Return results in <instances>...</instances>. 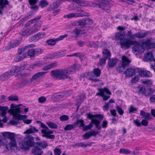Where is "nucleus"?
Listing matches in <instances>:
<instances>
[{
  "label": "nucleus",
  "instance_id": "f257e3e1",
  "mask_svg": "<svg viewBox=\"0 0 155 155\" xmlns=\"http://www.w3.org/2000/svg\"><path fill=\"white\" fill-rule=\"evenodd\" d=\"M21 104L15 105L12 104L10 105V109L8 110V113H11L13 115V118L18 120H22L23 122L27 124H29L31 123L32 120L25 119L27 117L26 115H21L19 114L21 112V110L19 106Z\"/></svg>",
  "mask_w": 155,
  "mask_h": 155
},
{
  "label": "nucleus",
  "instance_id": "f03ea898",
  "mask_svg": "<svg viewBox=\"0 0 155 155\" xmlns=\"http://www.w3.org/2000/svg\"><path fill=\"white\" fill-rule=\"evenodd\" d=\"M51 74L53 78L58 80H63L68 79L71 80L73 79L72 77L69 76L68 71L65 69L52 70Z\"/></svg>",
  "mask_w": 155,
  "mask_h": 155
},
{
  "label": "nucleus",
  "instance_id": "7ed1b4c3",
  "mask_svg": "<svg viewBox=\"0 0 155 155\" xmlns=\"http://www.w3.org/2000/svg\"><path fill=\"white\" fill-rule=\"evenodd\" d=\"M35 145L34 138L31 136H27L24 139L23 142L21 146L22 149L28 150L30 148Z\"/></svg>",
  "mask_w": 155,
  "mask_h": 155
},
{
  "label": "nucleus",
  "instance_id": "20e7f679",
  "mask_svg": "<svg viewBox=\"0 0 155 155\" xmlns=\"http://www.w3.org/2000/svg\"><path fill=\"white\" fill-rule=\"evenodd\" d=\"M134 40H132L129 38H124L120 41V44L121 48L126 49L129 48L131 46L133 45Z\"/></svg>",
  "mask_w": 155,
  "mask_h": 155
},
{
  "label": "nucleus",
  "instance_id": "39448f33",
  "mask_svg": "<svg viewBox=\"0 0 155 155\" xmlns=\"http://www.w3.org/2000/svg\"><path fill=\"white\" fill-rule=\"evenodd\" d=\"M68 96L67 93L64 92L60 94L54 93L51 95V98L53 101L57 102L66 98Z\"/></svg>",
  "mask_w": 155,
  "mask_h": 155
},
{
  "label": "nucleus",
  "instance_id": "423d86ee",
  "mask_svg": "<svg viewBox=\"0 0 155 155\" xmlns=\"http://www.w3.org/2000/svg\"><path fill=\"white\" fill-rule=\"evenodd\" d=\"M46 127H45L41 130V133L42 134V136L43 137H45L47 139H54L55 136L51 134H53V131L52 130H49L47 126H46Z\"/></svg>",
  "mask_w": 155,
  "mask_h": 155
},
{
  "label": "nucleus",
  "instance_id": "0eeeda50",
  "mask_svg": "<svg viewBox=\"0 0 155 155\" xmlns=\"http://www.w3.org/2000/svg\"><path fill=\"white\" fill-rule=\"evenodd\" d=\"M132 50L134 52H137L138 54H141L144 51V49L142 47V45H140L139 42L136 41H134Z\"/></svg>",
  "mask_w": 155,
  "mask_h": 155
},
{
  "label": "nucleus",
  "instance_id": "6e6552de",
  "mask_svg": "<svg viewBox=\"0 0 155 155\" xmlns=\"http://www.w3.org/2000/svg\"><path fill=\"white\" fill-rule=\"evenodd\" d=\"M17 145L15 140H10V142L6 144L5 148L7 150L12 151L17 149Z\"/></svg>",
  "mask_w": 155,
  "mask_h": 155
},
{
  "label": "nucleus",
  "instance_id": "1a4fd4ad",
  "mask_svg": "<svg viewBox=\"0 0 155 155\" xmlns=\"http://www.w3.org/2000/svg\"><path fill=\"white\" fill-rule=\"evenodd\" d=\"M122 64L120 66H119L118 67V68L120 70L122 68H123V69H125V67L129 66L130 63L131 62V61L124 55L122 56Z\"/></svg>",
  "mask_w": 155,
  "mask_h": 155
},
{
  "label": "nucleus",
  "instance_id": "9d476101",
  "mask_svg": "<svg viewBox=\"0 0 155 155\" xmlns=\"http://www.w3.org/2000/svg\"><path fill=\"white\" fill-rule=\"evenodd\" d=\"M45 33H39L35 35L31 36L29 38V40L30 41L36 42L39 39L45 37Z\"/></svg>",
  "mask_w": 155,
  "mask_h": 155
},
{
  "label": "nucleus",
  "instance_id": "9b49d317",
  "mask_svg": "<svg viewBox=\"0 0 155 155\" xmlns=\"http://www.w3.org/2000/svg\"><path fill=\"white\" fill-rule=\"evenodd\" d=\"M89 15V13L87 12H83V13H71L66 15L68 18H71L87 16ZM65 16H64L65 17Z\"/></svg>",
  "mask_w": 155,
  "mask_h": 155
},
{
  "label": "nucleus",
  "instance_id": "f8f14e48",
  "mask_svg": "<svg viewBox=\"0 0 155 155\" xmlns=\"http://www.w3.org/2000/svg\"><path fill=\"white\" fill-rule=\"evenodd\" d=\"M31 78L30 79H26L22 80L20 83L17 84V86L18 87H22L26 86H28L32 83Z\"/></svg>",
  "mask_w": 155,
  "mask_h": 155
},
{
  "label": "nucleus",
  "instance_id": "ddd939ff",
  "mask_svg": "<svg viewBox=\"0 0 155 155\" xmlns=\"http://www.w3.org/2000/svg\"><path fill=\"white\" fill-rule=\"evenodd\" d=\"M141 45L144 50L145 49H148L155 47V43H149L147 41L143 42Z\"/></svg>",
  "mask_w": 155,
  "mask_h": 155
},
{
  "label": "nucleus",
  "instance_id": "4468645a",
  "mask_svg": "<svg viewBox=\"0 0 155 155\" xmlns=\"http://www.w3.org/2000/svg\"><path fill=\"white\" fill-rule=\"evenodd\" d=\"M87 117L89 119L92 120H96L95 118H97L99 120H102L104 116L103 115L100 114H95L94 115L91 114L90 113L87 114Z\"/></svg>",
  "mask_w": 155,
  "mask_h": 155
},
{
  "label": "nucleus",
  "instance_id": "2eb2a0df",
  "mask_svg": "<svg viewBox=\"0 0 155 155\" xmlns=\"http://www.w3.org/2000/svg\"><path fill=\"white\" fill-rule=\"evenodd\" d=\"M31 152L34 155H42L43 153L42 150L38 148L37 146L32 149Z\"/></svg>",
  "mask_w": 155,
  "mask_h": 155
},
{
  "label": "nucleus",
  "instance_id": "dca6fc26",
  "mask_svg": "<svg viewBox=\"0 0 155 155\" xmlns=\"http://www.w3.org/2000/svg\"><path fill=\"white\" fill-rule=\"evenodd\" d=\"M85 33L83 31L79 29L78 28H76L71 33L73 36L75 38H77L81 34Z\"/></svg>",
  "mask_w": 155,
  "mask_h": 155
},
{
  "label": "nucleus",
  "instance_id": "f3484780",
  "mask_svg": "<svg viewBox=\"0 0 155 155\" xmlns=\"http://www.w3.org/2000/svg\"><path fill=\"white\" fill-rule=\"evenodd\" d=\"M139 75L141 77H146L149 78L152 77V74L148 71L139 70L138 71Z\"/></svg>",
  "mask_w": 155,
  "mask_h": 155
},
{
  "label": "nucleus",
  "instance_id": "a211bd4d",
  "mask_svg": "<svg viewBox=\"0 0 155 155\" xmlns=\"http://www.w3.org/2000/svg\"><path fill=\"white\" fill-rule=\"evenodd\" d=\"M9 4L7 0H0V15H2V11L4 8L7 5Z\"/></svg>",
  "mask_w": 155,
  "mask_h": 155
},
{
  "label": "nucleus",
  "instance_id": "6ab92c4d",
  "mask_svg": "<svg viewBox=\"0 0 155 155\" xmlns=\"http://www.w3.org/2000/svg\"><path fill=\"white\" fill-rule=\"evenodd\" d=\"M46 73V72H40L36 73L31 78V81L33 82L39 78H41L45 75Z\"/></svg>",
  "mask_w": 155,
  "mask_h": 155
},
{
  "label": "nucleus",
  "instance_id": "aec40b11",
  "mask_svg": "<svg viewBox=\"0 0 155 155\" xmlns=\"http://www.w3.org/2000/svg\"><path fill=\"white\" fill-rule=\"evenodd\" d=\"M136 73L135 70L132 68H127L125 72L126 75L128 77H132Z\"/></svg>",
  "mask_w": 155,
  "mask_h": 155
},
{
  "label": "nucleus",
  "instance_id": "412c9836",
  "mask_svg": "<svg viewBox=\"0 0 155 155\" xmlns=\"http://www.w3.org/2000/svg\"><path fill=\"white\" fill-rule=\"evenodd\" d=\"M140 115L144 119L150 120L152 118V117L150 113L146 112L144 111L141 110L140 111Z\"/></svg>",
  "mask_w": 155,
  "mask_h": 155
},
{
  "label": "nucleus",
  "instance_id": "4be33fe9",
  "mask_svg": "<svg viewBox=\"0 0 155 155\" xmlns=\"http://www.w3.org/2000/svg\"><path fill=\"white\" fill-rule=\"evenodd\" d=\"M20 71V68L17 66H15L13 67L10 71V74L16 76L19 73Z\"/></svg>",
  "mask_w": 155,
  "mask_h": 155
},
{
  "label": "nucleus",
  "instance_id": "5701e85b",
  "mask_svg": "<svg viewBox=\"0 0 155 155\" xmlns=\"http://www.w3.org/2000/svg\"><path fill=\"white\" fill-rule=\"evenodd\" d=\"M2 136L6 138H9L11 140H15V136L13 133L9 132H5L2 133Z\"/></svg>",
  "mask_w": 155,
  "mask_h": 155
},
{
  "label": "nucleus",
  "instance_id": "b1692460",
  "mask_svg": "<svg viewBox=\"0 0 155 155\" xmlns=\"http://www.w3.org/2000/svg\"><path fill=\"white\" fill-rule=\"evenodd\" d=\"M153 58V54L151 52H149L145 54L143 60L145 61H150L151 63V61Z\"/></svg>",
  "mask_w": 155,
  "mask_h": 155
},
{
  "label": "nucleus",
  "instance_id": "393cba45",
  "mask_svg": "<svg viewBox=\"0 0 155 155\" xmlns=\"http://www.w3.org/2000/svg\"><path fill=\"white\" fill-rule=\"evenodd\" d=\"M126 34L123 31H120L115 34V38L117 40H120L124 39L126 37Z\"/></svg>",
  "mask_w": 155,
  "mask_h": 155
},
{
  "label": "nucleus",
  "instance_id": "a878e982",
  "mask_svg": "<svg viewBox=\"0 0 155 155\" xmlns=\"http://www.w3.org/2000/svg\"><path fill=\"white\" fill-rule=\"evenodd\" d=\"M117 59L116 58H109L107 66L110 68H113L117 64Z\"/></svg>",
  "mask_w": 155,
  "mask_h": 155
},
{
  "label": "nucleus",
  "instance_id": "bb28decb",
  "mask_svg": "<svg viewBox=\"0 0 155 155\" xmlns=\"http://www.w3.org/2000/svg\"><path fill=\"white\" fill-rule=\"evenodd\" d=\"M35 31H34L33 30H31L30 28H25L22 31V34L24 36H29L32 34Z\"/></svg>",
  "mask_w": 155,
  "mask_h": 155
},
{
  "label": "nucleus",
  "instance_id": "cd10ccee",
  "mask_svg": "<svg viewBox=\"0 0 155 155\" xmlns=\"http://www.w3.org/2000/svg\"><path fill=\"white\" fill-rule=\"evenodd\" d=\"M149 34L148 31L143 33L138 32L135 34V38H143L145 37Z\"/></svg>",
  "mask_w": 155,
  "mask_h": 155
},
{
  "label": "nucleus",
  "instance_id": "c85d7f7f",
  "mask_svg": "<svg viewBox=\"0 0 155 155\" xmlns=\"http://www.w3.org/2000/svg\"><path fill=\"white\" fill-rule=\"evenodd\" d=\"M38 130L34 127H31L29 129L27 130L24 132L25 134L34 133L38 132Z\"/></svg>",
  "mask_w": 155,
  "mask_h": 155
},
{
  "label": "nucleus",
  "instance_id": "c756f323",
  "mask_svg": "<svg viewBox=\"0 0 155 155\" xmlns=\"http://www.w3.org/2000/svg\"><path fill=\"white\" fill-rule=\"evenodd\" d=\"M8 109L7 106H0V111L1 112V114L3 117H5L6 116L7 111Z\"/></svg>",
  "mask_w": 155,
  "mask_h": 155
},
{
  "label": "nucleus",
  "instance_id": "7c9ffc66",
  "mask_svg": "<svg viewBox=\"0 0 155 155\" xmlns=\"http://www.w3.org/2000/svg\"><path fill=\"white\" fill-rule=\"evenodd\" d=\"M75 65L76 64H74L73 66H71L65 68L68 71V74L69 75L70 74H72L75 72L76 70Z\"/></svg>",
  "mask_w": 155,
  "mask_h": 155
},
{
  "label": "nucleus",
  "instance_id": "2f4dec72",
  "mask_svg": "<svg viewBox=\"0 0 155 155\" xmlns=\"http://www.w3.org/2000/svg\"><path fill=\"white\" fill-rule=\"evenodd\" d=\"M57 63L56 62L52 63L47 66L44 67L43 68V70L44 71L48 70L57 66Z\"/></svg>",
  "mask_w": 155,
  "mask_h": 155
},
{
  "label": "nucleus",
  "instance_id": "473e14b6",
  "mask_svg": "<svg viewBox=\"0 0 155 155\" xmlns=\"http://www.w3.org/2000/svg\"><path fill=\"white\" fill-rule=\"evenodd\" d=\"M10 75H11L10 72H5L0 76V79L2 81H4L8 79Z\"/></svg>",
  "mask_w": 155,
  "mask_h": 155
},
{
  "label": "nucleus",
  "instance_id": "72a5a7b5",
  "mask_svg": "<svg viewBox=\"0 0 155 155\" xmlns=\"http://www.w3.org/2000/svg\"><path fill=\"white\" fill-rule=\"evenodd\" d=\"M147 90L144 87H140L138 88V92L139 93H141L142 95H144L147 97Z\"/></svg>",
  "mask_w": 155,
  "mask_h": 155
},
{
  "label": "nucleus",
  "instance_id": "f704fd0d",
  "mask_svg": "<svg viewBox=\"0 0 155 155\" xmlns=\"http://www.w3.org/2000/svg\"><path fill=\"white\" fill-rule=\"evenodd\" d=\"M103 54L104 57L106 59L109 58L111 56V53L110 51L107 49H104L103 51Z\"/></svg>",
  "mask_w": 155,
  "mask_h": 155
},
{
  "label": "nucleus",
  "instance_id": "c9c22d12",
  "mask_svg": "<svg viewBox=\"0 0 155 155\" xmlns=\"http://www.w3.org/2000/svg\"><path fill=\"white\" fill-rule=\"evenodd\" d=\"M8 142V139L5 137L3 136L2 137L0 138V145L4 146L6 145Z\"/></svg>",
  "mask_w": 155,
  "mask_h": 155
},
{
  "label": "nucleus",
  "instance_id": "e433bc0d",
  "mask_svg": "<svg viewBox=\"0 0 155 155\" xmlns=\"http://www.w3.org/2000/svg\"><path fill=\"white\" fill-rule=\"evenodd\" d=\"M76 124L74 122L72 124H67L64 128L65 130H70L74 129L75 127H76Z\"/></svg>",
  "mask_w": 155,
  "mask_h": 155
},
{
  "label": "nucleus",
  "instance_id": "4c0bfd02",
  "mask_svg": "<svg viewBox=\"0 0 155 155\" xmlns=\"http://www.w3.org/2000/svg\"><path fill=\"white\" fill-rule=\"evenodd\" d=\"M57 41H56V38L53 39H50L47 40L46 42L48 45L52 46L56 44Z\"/></svg>",
  "mask_w": 155,
  "mask_h": 155
},
{
  "label": "nucleus",
  "instance_id": "58836bf2",
  "mask_svg": "<svg viewBox=\"0 0 155 155\" xmlns=\"http://www.w3.org/2000/svg\"><path fill=\"white\" fill-rule=\"evenodd\" d=\"M46 124L51 128L57 129L58 128V126L55 123L52 122H47L46 123Z\"/></svg>",
  "mask_w": 155,
  "mask_h": 155
},
{
  "label": "nucleus",
  "instance_id": "ea45409f",
  "mask_svg": "<svg viewBox=\"0 0 155 155\" xmlns=\"http://www.w3.org/2000/svg\"><path fill=\"white\" fill-rule=\"evenodd\" d=\"M92 124H94L96 125V127L97 128L98 130H100L101 129V127L99 126V124L100 123V121L97 120H92Z\"/></svg>",
  "mask_w": 155,
  "mask_h": 155
},
{
  "label": "nucleus",
  "instance_id": "a19ab883",
  "mask_svg": "<svg viewBox=\"0 0 155 155\" xmlns=\"http://www.w3.org/2000/svg\"><path fill=\"white\" fill-rule=\"evenodd\" d=\"M141 83L147 85L148 86L151 85H152V81L150 79H147L142 80H141Z\"/></svg>",
  "mask_w": 155,
  "mask_h": 155
},
{
  "label": "nucleus",
  "instance_id": "79ce46f5",
  "mask_svg": "<svg viewBox=\"0 0 155 155\" xmlns=\"http://www.w3.org/2000/svg\"><path fill=\"white\" fill-rule=\"evenodd\" d=\"M85 98L86 97L84 95L82 94L77 99V104L78 105H80L81 103L82 102Z\"/></svg>",
  "mask_w": 155,
  "mask_h": 155
},
{
  "label": "nucleus",
  "instance_id": "37998d69",
  "mask_svg": "<svg viewBox=\"0 0 155 155\" xmlns=\"http://www.w3.org/2000/svg\"><path fill=\"white\" fill-rule=\"evenodd\" d=\"M93 74L97 77L100 76L101 74V71L98 68H96L93 70Z\"/></svg>",
  "mask_w": 155,
  "mask_h": 155
},
{
  "label": "nucleus",
  "instance_id": "c03bdc74",
  "mask_svg": "<svg viewBox=\"0 0 155 155\" xmlns=\"http://www.w3.org/2000/svg\"><path fill=\"white\" fill-rule=\"evenodd\" d=\"M27 54L31 58L32 57L34 58L35 55L34 49L33 48L29 50L27 52Z\"/></svg>",
  "mask_w": 155,
  "mask_h": 155
},
{
  "label": "nucleus",
  "instance_id": "a18cd8bd",
  "mask_svg": "<svg viewBox=\"0 0 155 155\" xmlns=\"http://www.w3.org/2000/svg\"><path fill=\"white\" fill-rule=\"evenodd\" d=\"M8 99L9 101H18L19 99L17 96L13 95L9 96Z\"/></svg>",
  "mask_w": 155,
  "mask_h": 155
},
{
  "label": "nucleus",
  "instance_id": "49530a36",
  "mask_svg": "<svg viewBox=\"0 0 155 155\" xmlns=\"http://www.w3.org/2000/svg\"><path fill=\"white\" fill-rule=\"evenodd\" d=\"M80 147H86L87 146H90L93 143L92 142H80Z\"/></svg>",
  "mask_w": 155,
  "mask_h": 155
},
{
  "label": "nucleus",
  "instance_id": "de8ad7c7",
  "mask_svg": "<svg viewBox=\"0 0 155 155\" xmlns=\"http://www.w3.org/2000/svg\"><path fill=\"white\" fill-rule=\"evenodd\" d=\"M63 52L60 51L53 53V58H56L61 57L63 55Z\"/></svg>",
  "mask_w": 155,
  "mask_h": 155
},
{
  "label": "nucleus",
  "instance_id": "09e8293b",
  "mask_svg": "<svg viewBox=\"0 0 155 155\" xmlns=\"http://www.w3.org/2000/svg\"><path fill=\"white\" fill-rule=\"evenodd\" d=\"M147 91H148V92H147V97H148L149 96L152 95L155 92L154 89L151 88H148L147 89Z\"/></svg>",
  "mask_w": 155,
  "mask_h": 155
},
{
  "label": "nucleus",
  "instance_id": "8fccbe9b",
  "mask_svg": "<svg viewBox=\"0 0 155 155\" xmlns=\"http://www.w3.org/2000/svg\"><path fill=\"white\" fill-rule=\"evenodd\" d=\"M48 5V2L45 0H41L40 2V5L42 8L47 6Z\"/></svg>",
  "mask_w": 155,
  "mask_h": 155
},
{
  "label": "nucleus",
  "instance_id": "3c124183",
  "mask_svg": "<svg viewBox=\"0 0 155 155\" xmlns=\"http://www.w3.org/2000/svg\"><path fill=\"white\" fill-rule=\"evenodd\" d=\"M75 124H76V127L77 125L79 124H81V125H80V127H83L84 126L85 124H84V121L82 119L81 120H77L75 122H74Z\"/></svg>",
  "mask_w": 155,
  "mask_h": 155
},
{
  "label": "nucleus",
  "instance_id": "603ef678",
  "mask_svg": "<svg viewBox=\"0 0 155 155\" xmlns=\"http://www.w3.org/2000/svg\"><path fill=\"white\" fill-rule=\"evenodd\" d=\"M119 152L120 153L128 154L130 153L131 152L128 149L125 148H121Z\"/></svg>",
  "mask_w": 155,
  "mask_h": 155
},
{
  "label": "nucleus",
  "instance_id": "864d4df0",
  "mask_svg": "<svg viewBox=\"0 0 155 155\" xmlns=\"http://www.w3.org/2000/svg\"><path fill=\"white\" fill-rule=\"evenodd\" d=\"M41 18V16H38L35 18L34 19H31L30 21H29L27 24H28V25H30L31 24H32L33 23H34L35 21H38Z\"/></svg>",
  "mask_w": 155,
  "mask_h": 155
},
{
  "label": "nucleus",
  "instance_id": "5fc2aeb1",
  "mask_svg": "<svg viewBox=\"0 0 155 155\" xmlns=\"http://www.w3.org/2000/svg\"><path fill=\"white\" fill-rule=\"evenodd\" d=\"M59 5V3L56 2H55L53 3L51 5H50V7L52 9L54 10L57 8Z\"/></svg>",
  "mask_w": 155,
  "mask_h": 155
},
{
  "label": "nucleus",
  "instance_id": "6e6d98bb",
  "mask_svg": "<svg viewBox=\"0 0 155 155\" xmlns=\"http://www.w3.org/2000/svg\"><path fill=\"white\" fill-rule=\"evenodd\" d=\"M127 35L129 37V39H131V40H134L135 39V34H132V32L131 30H130L128 31L127 32Z\"/></svg>",
  "mask_w": 155,
  "mask_h": 155
},
{
  "label": "nucleus",
  "instance_id": "4d7b16f0",
  "mask_svg": "<svg viewBox=\"0 0 155 155\" xmlns=\"http://www.w3.org/2000/svg\"><path fill=\"white\" fill-rule=\"evenodd\" d=\"M35 55H39L42 54L43 52V50L41 48L34 49Z\"/></svg>",
  "mask_w": 155,
  "mask_h": 155
},
{
  "label": "nucleus",
  "instance_id": "13d9d810",
  "mask_svg": "<svg viewBox=\"0 0 155 155\" xmlns=\"http://www.w3.org/2000/svg\"><path fill=\"white\" fill-rule=\"evenodd\" d=\"M79 25L81 26L82 27H84L87 25L85 19H83L81 20L78 21Z\"/></svg>",
  "mask_w": 155,
  "mask_h": 155
},
{
  "label": "nucleus",
  "instance_id": "bf43d9fd",
  "mask_svg": "<svg viewBox=\"0 0 155 155\" xmlns=\"http://www.w3.org/2000/svg\"><path fill=\"white\" fill-rule=\"evenodd\" d=\"M93 125L92 124V121L89 124L84 127L83 128V130L84 131H86L88 130L91 129L93 127Z\"/></svg>",
  "mask_w": 155,
  "mask_h": 155
},
{
  "label": "nucleus",
  "instance_id": "052dcab7",
  "mask_svg": "<svg viewBox=\"0 0 155 155\" xmlns=\"http://www.w3.org/2000/svg\"><path fill=\"white\" fill-rule=\"evenodd\" d=\"M141 148L139 147H137L135 148L134 150L132 152L133 154L135 155H137L140 153V151Z\"/></svg>",
  "mask_w": 155,
  "mask_h": 155
},
{
  "label": "nucleus",
  "instance_id": "680f3d73",
  "mask_svg": "<svg viewBox=\"0 0 155 155\" xmlns=\"http://www.w3.org/2000/svg\"><path fill=\"white\" fill-rule=\"evenodd\" d=\"M116 108L117 109L118 113L120 115H122L123 114L124 111L118 105L117 106H116Z\"/></svg>",
  "mask_w": 155,
  "mask_h": 155
},
{
  "label": "nucleus",
  "instance_id": "e2e57ef3",
  "mask_svg": "<svg viewBox=\"0 0 155 155\" xmlns=\"http://www.w3.org/2000/svg\"><path fill=\"white\" fill-rule=\"evenodd\" d=\"M89 133H89L88 131L85 134L83 135L82 137L84 140H87L89 139L91 137V135Z\"/></svg>",
  "mask_w": 155,
  "mask_h": 155
},
{
  "label": "nucleus",
  "instance_id": "0e129e2a",
  "mask_svg": "<svg viewBox=\"0 0 155 155\" xmlns=\"http://www.w3.org/2000/svg\"><path fill=\"white\" fill-rule=\"evenodd\" d=\"M54 155H60L61 152V150L58 148H55L54 150Z\"/></svg>",
  "mask_w": 155,
  "mask_h": 155
},
{
  "label": "nucleus",
  "instance_id": "69168bd1",
  "mask_svg": "<svg viewBox=\"0 0 155 155\" xmlns=\"http://www.w3.org/2000/svg\"><path fill=\"white\" fill-rule=\"evenodd\" d=\"M137 110V108L133 107V106H130L129 108V113H133L134 111Z\"/></svg>",
  "mask_w": 155,
  "mask_h": 155
},
{
  "label": "nucleus",
  "instance_id": "338daca9",
  "mask_svg": "<svg viewBox=\"0 0 155 155\" xmlns=\"http://www.w3.org/2000/svg\"><path fill=\"white\" fill-rule=\"evenodd\" d=\"M46 100V98L44 96H41L38 98V101L39 103H45Z\"/></svg>",
  "mask_w": 155,
  "mask_h": 155
},
{
  "label": "nucleus",
  "instance_id": "774afa93",
  "mask_svg": "<svg viewBox=\"0 0 155 155\" xmlns=\"http://www.w3.org/2000/svg\"><path fill=\"white\" fill-rule=\"evenodd\" d=\"M150 68L153 69L155 72V58H153L152 60L151 61Z\"/></svg>",
  "mask_w": 155,
  "mask_h": 155
}]
</instances>
